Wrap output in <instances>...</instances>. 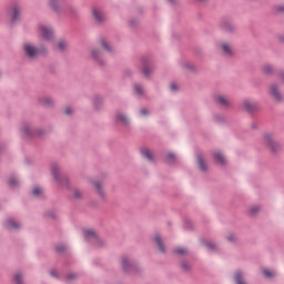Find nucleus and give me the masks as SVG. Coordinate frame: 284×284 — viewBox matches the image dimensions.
<instances>
[{
	"label": "nucleus",
	"mask_w": 284,
	"mask_h": 284,
	"mask_svg": "<svg viewBox=\"0 0 284 284\" xmlns=\"http://www.w3.org/2000/svg\"><path fill=\"white\" fill-rule=\"evenodd\" d=\"M38 33L44 41H52V39H54V29L45 24H40L38 27Z\"/></svg>",
	"instance_id": "nucleus-1"
},
{
	"label": "nucleus",
	"mask_w": 284,
	"mask_h": 284,
	"mask_svg": "<svg viewBox=\"0 0 284 284\" xmlns=\"http://www.w3.org/2000/svg\"><path fill=\"white\" fill-rule=\"evenodd\" d=\"M8 17H10L11 23L19 21V19H21V4L13 3L11 7H9Z\"/></svg>",
	"instance_id": "nucleus-2"
},
{
	"label": "nucleus",
	"mask_w": 284,
	"mask_h": 284,
	"mask_svg": "<svg viewBox=\"0 0 284 284\" xmlns=\"http://www.w3.org/2000/svg\"><path fill=\"white\" fill-rule=\"evenodd\" d=\"M264 141L266 145L272 150V152H278L281 150V144L278 142L274 141V138H272L271 134H266L264 136Z\"/></svg>",
	"instance_id": "nucleus-3"
},
{
	"label": "nucleus",
	"mask_w": 284,
	"mask_h": 284,
	"mask_svg": "<svg viewBox=\"0 0 284 284\" xmlns=\"http://www.w3.org/2000/svg\"><path fill=\"white\" fill-rule=\"evenodd\" d=\"M23 50L26 52V54L28 57H30L31 59H33V57H39V49H37V47H34V44L28 42L23 45Z\"/></svg>",
	"instance_id": "nucleus-4"
},
{
	"label": "nucleus",
	"mask_w": 284,
	"mask_h": 284,
	"mask_svg": "<svg viewBox=\"0 0 284 284\" xmlns=\"http://www.w3.org/2000/svg\"><path fill=\"white\" fill-rule=\"evenodd\" d=\"M268 93L275 101H283V94L278 91V84L272 83L268 89Z\"/></svg>",
	"instance_id": "nucleus-5"
},
{
	"label": "nucleus",
	"mask_w": 284,
	"mask_h": 284,
	"mask_svg": "<svg viewBox=\"0 0 284 284\" xmlns=\"http://www.w3.org/2000/svg\"><path fill=\"white\" fill-rule=\"evenodd\" d=\"M242 108H244L246 112H256V110H258V102L254 100H244Z\"/></svg>",
	"instance_id": "nucleus-6"
},
{
	"label": "nucleus",
	"mask_w": 284,
	"mask_h": 284,
	"mask_svg": "<svg viewBox=\"0 0 284 284\" xmlns=\"http://www.w3.org/2000/svg\"><path fill=\"white\" fill-rule=\"evenodd\" d=\"M222 51L224 57H232V54H234V49L232 48V44L226 42L222 44Z\"/></svg>",
	"instance_id": "nucleus-7"
},
{
	"label": "nucleus",
	"mask_w": 284,
	"mask_h": 284,
	"mask_svg": "<svg viewBox=\"0 0 284 284\" xmlns=\"http://www.w3.org/2000/svg\"><path fill=\"white\" fill-rule=\"evenodd\" d=\"M93 185L99 196H101V199H105V191H103V184L101 182H94Z\"/></svg>",
	"instance_id": "nucleus-8"
},
{
	"label": "nucleus",
	"mask_w": 284,
	"mask_h": 284,
	"mask_svg": "<svg viewBox=\"0 0 284 284\" xmlns=\"http://www.w3.org/2000/svg\"><path fill=\"white\" fill-rule=\"evenodd\" d=\"M216 101L220 105H222V108H227L230 106V99H227L226 97L224 95H219L216 98Z\"/></svg>",
	"instance_id": "nucleus-9"
},
{
	"label": "nucleus",
	"mask_w": 284,
	"mask_h": 284,
	"mask_svg": "<svg viewBox=\"0 0 284 284\" xmlns=\"http://www.w3.org/2000/svg\"><path fill=\"white\" fill-rule=\"evenodd\" d=\"M21 227V224L14 220H8L7 221V229L8 230H19Z\"/></svg>",
	"instance_id": "nucleus-10"
},
{
	"label": "nucleus",
	"mask_w": 284,
	"mask_h": 284,
	"mask_svg": "<svg viewBox=\"0 0 284 284\" xmlns=\"http://www.w3.org/2000/svg\"><path fill=\"white\" fill-rule=\"evenodd\" d=\"M154 242L156 243L160 252L165 253V246L163 245V240L161 239V236L155 235L154 236Z\"/></svg>",
	"instance_id": "nucleus-11"
},
{
	"label": "nucleus",
	"mask_w": 284,
	"mask_h": 284,
	"mask_svg": "<svg viewBox=\"0 0 284 284\" xmlns=\"http://www.w3.org/2000/svg\"><path fill=\"white\" fill-rule=\"evenodd\" d=\"M93 17L95 21H103L105 19V16L99 9H93Z\"/></svg>",
	"instance_id": "nucleus-12"
},
{
	"label": "nucleus",
	"mask_w": 284,
	"mask_h": 284,
	"mask_svg": "<svg viewBox=\"0 0 284 284\" xmlns=\"http://www.w3.org/2000/svg\"><path fill=\"white\" fill-rule=\"evenodd\" d=\"M262 70L264 74H274V67L272 64H265Z\"/></svg>",
	"instance_id": "nucleus-13"
},
{
	"label": "nucleus",
	"mask_w": 284,
	"mask_h": 284,
	"mask_svg": "<svg viewBox=\"0 0 284 284\" xmlns=\"http://www.w3.org/2000/svg\"><path fill=\"white\" fill-rule=\"evenodd\" d=\"M116 121L118 123H121L122 125H128V116H125L124 114H118L116 115Z\"/></svg>",
	"instance_id": "nucleus-14"
},
{
	"label": "nucleus",
	"mask_w": 284,
	"mask_h": 284,
	"mask_svg": "<svg viewBox=\"0 0 284 284\" xmlns=\"http://www.w3.org/2000/svg\"><path fill=\"white\" fill-rule=\"evenodd\" d=\"M215 160L217 161V163H220V165H225L226 161H225V156H223L221 154V152H217L214 154Z\"/></svg>",
	"instance_id": "nucleus-15"
},
{
	"label": "nucleus",
	"mask_w": 284,
	"mask_h": 284,
	"mask_svg": "<svg viewBox=\"0 0 284 284\" xmlns=\"http://www.w3.org/2000/svg\"><path fill=\"white\" fill-rule=\"evenodd\" d=\"M58 50H60V52H63V50H68V42L65 40H59Z\"/></svg>",
	"instance_id": "nucleus-16"
},
{
	"label": "nucleus",
	"mask_w": 284,
	"mask_h": 284,
	"mask_svg": "<svg viewBox=\"0 0 284 284\" xmlns=\"http://www.w3.org/2000/svg\"><path fill=\"white\" fill-rule=\"evenodd\" d=\"M150 72H152V69L150 68V63L143 62V74H144V77H150Z\"/></svg>",
	"instance_id": "nucleus-17"
},
{
	"label": "nucleus",
	"mask_w": 284,
	"mask_h": 284,
	"mask_svg": "<svg viewBox=\"0 0 284 284\" xmlns=\"http://www.w3.org/2000/svg\"><path fill=\"white\" fill-rule=\"evenodd\" d=\"M142 155L144 156V159H148V161H152V152L150 150L143 149Z\"/></svg>",
	"instance_id": "nucleus-18"
},
{
	"label": "nucleus",
	"mask_w": 284,
	"mask_h": 284,
	"mask_svg": "<svg viewBox=\"0 0 284 284\" xmlns=\"http://www.w3.org/2000/svg\"><path fill=\"white\" fill-rule=\"evenodd\" d=\"M51 173H52V176L55 179V181H59V166L57 165H53L51 168Z\"/></svg>",
	"instance_id": "nucleus-19"
},
{
	"label": "nucleus",
	"mask_w": 284,
	"mask_h": 284,
	"mask_svg": "<svg viewBox=\"0 0 284 284\" xmlns=\"http://www.w3.org/2000/svg\"><path fill=\"white\" fill-rule=\"evenodd\" d=\"M197 163L200 165V170H202L203 172H205V170H207V168L205 166V162H203V158L199 156Z\"/></svg>",
	"instance_id": "nucleus-20"
},
{
	"label": "nucleus",
	"mask_w": 284,
	"mask_h": 284,
	"mask_svg": "<svg viewBox=\"0 0 284 284\" xmlns=\"http://www.w3.org/2000/svg\"><path fill=\"white\" fill-rule=\"evenodd\" d=\"M33 196H41L43 194V189L36 186L32 191Z\"/></svg>",
	"instance_id": "nucleus-21"
},
{
	"label": "nucleus",
	"mask_w": 284,
	"mask_h": 284,
	"mask_svg": "<svg viewBox=\"0 0 284 284\" xmlns=\"http://www.w3.org/2000/svg\"><path fill=\"white\" fill-rule=\"evenodd\" d=\"M122 267L124 272H128V267H130V260L128 257L122 258Z\"/></svg>",
	"instance_id": "nucleus-22"
},
{
	"label": "nucleus",
	"mask_w": 284,
	"mask_h": 284,
	"mask_svg": "<svg viewBox=\"0 0 284 284\" xmlns=\"http://www.w3.org/2000/svg\"><path fill=\"white\" fill-rule=\"evenodd\" d=\"M263 274L266 278H273V276H276V273L270 271V270H264Z\"/></svg>",
	"instance_id": "nucleus-23"
},
{
	"label": "nucleus",
	"mask_w": 284,
	"mask_h": 284,
	"mask_svg": "<svg viewBox=\"0 0 284 284\" xmlns=\"http://www.w3.org/2000/svg\"><path fill=\"white\" fill-rule=\"evenodd\" d=\"M14 281L16 284H23V275H21V273L16 274Z\"/></svg>",
	"instance_id": "nucleus-24"
},
{
	"label": "nucleus",
	"mask_w": 284,
	"mask_h": 284,
	"mask_svg": "<svg viewBox=\"0 0 284 284\" xmlns=\"http://www.w3.org/2000/svg\"><path fill=\"white\" fill-rule=\"evenodd\" d=\"M223 30H225L226 32H232V30H234V27L231 23H224Z\"/></svg>",
	"instance_id": "nucleus-25"
},
{
	"label": "nucleus",
	"mask_w": 284,
	"mask_h": 284,
	"mask_svg": "<svg viewBox=\"0 0 284 284\" xmlns=\"http://www.w3.org/2000/svg\"><path fill=\"white\" fill-rule=\"evenodd\" d=\"M168 163H174V161H176V156H174V154L169 153L166 156Z\"/></svg>",
	"instance_id": "nucleus-26"
},
{
	"label": "nucleus",
	"mask_w": 284,
	"mask_h": 284,
	"mask_svg": "<svg viewBox=\"0 0 284 284\" xmlns=\"http://www.w3.org/2000/svg\"><path fill=\"white\" fill-rule=\"evenodd\" d=\"M101 45L104 50H106L108 52H110L112 49H110V44H108L106 41L102 40L101 41Z\"/></svg>",
	"instance_id": "nucleus-27"
},
{
	"label": "nucleus",
	"mask_w": 284,
	"mask_h": 284,
	"mask_svg": "<svg viewBox=\"0 0 284 284\" xmlns=\"http://www.w3.org/2000/svg\"><path fill=\"white\" fill-rule=\"evenodd\" d=\"M175 253L180 255L187 254V248H183V247L176 248Z\"/></svg>",
	"instance_id": "nucleus-28"
},
{
	"label": "nucleus",
	"mask_w": 284,
	"mask_h": 284,
	"mask_svg": "<svg viewBox=\"0 0 284 284\" xmlns=\"http://www.w3.org/2000/svg\"><path fill=\"white\" fill-rule=\"evenodd\" d=\"M19 183V180H17V178H10L9 180V184L14 187V185H17Z\"/></svg>",
	"instance_id": "nucleus-29"
},
{
	"label": "nucleus",
	"mask_w": 284,
	"mask_h": 284,
	"mask_svg": "<svg viewBox=\"0 0 284 284\" xmlns=\"http://www.w3.org/2000/svg\"><path fill=\"white\" fill-rule=\"evenodd\" d=\"M84 234H85V237H87V239H91V237H92V239H95V236H97V235L93 233V231H85Z\"/></svg>",
	"instance_id": "nucleus-30"
},
{
	"label": "nucleus",
	"mask_w": 284,
	"mask_h": 284,
	"mask_svg": "<svg viewBox=\"0 0 284 284\" xmlns=\"http://www.w3.org/2000/svg\"><path fill=\"white\" fill-rule=\"evenodd\" d=\"M135 92H136V94H143V87L136 84L135 85Z\"/></svg>",
	"instance_id": "nucleus-31"
},
{
	"label": "nucleus",
	"mask_w": 284,
	"mask_h": 284,
	"mask_svg": "<svg viewBox=\"0 0 284 284\" xmlns=\"http://www.w3.org/2000/svg\"><path fill=\"white\" fill-rule=\"evenodd\" d=\"M205 245L209 247V250H214L216 247V245L212 242H207Z\"/></svg>",
	"instance_id": "nucleus-32"
},
{
	"label": "nucleus",
	"mask_w": 284,
	"mask_h": 284,
	"mask_svg": "<svg viewBox=\"0 0 284 284\" xmlns=\"http://www.w3.org/2000/svg\"><path fill=\"white\" fill-rule=\"evenodd\" d=\"M91 54H92L93 59H99V50H93L91 52Z\"/></svg>",
	"instance_id": "nucleus-33"
},
{
	"label": "nucleus",
	"mask_w": 284,
	"mask_h": 284,
	"mask_svg": "<svg viewBox=\"0 0 284 284\" xmlns=\"http://www.w3.org/2000/svg\"><path fill=\"white\" fill-rule=\"evenodd\" d=\"M44 105H52V99L45 98L44 99Z\"/></svg>",
	"instance_id": "nucleus-34"
},
{
	"label": "nucleus",
	"mask_w": 284,
	"mask_h": 284,
	"mask_svg": "<svg viewBox=\"0 0 284 284\" xmlns=\"http://www.w3.org/2000/svg\"><path fill=\"white\" fill-rule=\"evenodd\" d=\"M258 210H261V207H258V206H253V207L251 209V214H256V212H258Z\"/></svg>",
	"instance_id": "nucleus-35"
},
{
	"label": "nucleus",
	"mask_w": 284,
	"mask_h": 284,
	"mask_svg": "<svg viewBox=\"0 0 284 284\" xmlns=\"http://www.w3.org/2000/svg\"><path fill=\"white\" fill-rule=\"evenodd\" d=\"M74 199H81V191H74Z\"/></svg>",
	"instance_id": "nucleus-36"
},
{
	"label": "nucleus",
	"mask_w": 284,
	"mask_h": 284,
	"mask_svg": "<svg viewBox=\"0 0 284 284\" xmlns=\"http://www.w3.org/2000/svg\"><path fill=\"white\" fill-rule=\"evenodd\" d=\"M64 113H65V114H72V108L67 106V108L64 109Z\"/></svg>",
	"instance_id": "nucleus-37"
},
{
	"label": "nucleus",
	"mask_w": 284,
	"mask_h": 284,
	"mask_svg": "<svg viewBox=\"0 0 284 284\" xmlns=\"http://www.w3.org/2000/svg\"><path fill=\"white\" fill-rule=\"evenodd\" d=\"M50 6H51V8H53V10H57V6H54V0L50 1Z\"/></svg>",
	"instance_id": "nucleus-38"
},
{
	"label": "nucleus",
	"mask_w": 284,
	"mask_h": 284,
	"mask_svg": "<svg viewBox=\"0 0 284 284\" xmlns=\"http://www.w3.org/2000/svg\"><path fill=\"white\" fill-rule=\"evenodd\" d=\"M280 81H281V83H284V73L280 74Z\"/></svg>",
	"instance_id": "nucleus-39"
},
{
	"label": "nucleus",
	"mask_w": 284,
	"mask_h": 284,
	"mask_svg": "<svg viewBox=\"0 0 284 284\" xmlns=\"http://www.w3.org/2000/svg\"><path fill=\"white\" fill-rule=\"evenodd\" d=\"M236 237L234 236V235H230L229 237H227V241H230V242H232V241H234Z\"/></svg>",
	"instance_id": "nucleus-40"
},
{
	"label": "nucleus",
	"mask_w": 284,
	"mask_h": 284,
	"mask_svg": "<svg viewBox=\"0 0 284 284\" xmlns=\"http://www.w3.org/2000/svg\"><path fill=\"white\" fill-rule=\"evenodd\" d=\"M278 12H284V6L277 7Z\"/></svg>",
	"instance_id": "nucleus-41"
},
{
	"label": "nucleus",
	"mask_w": 284,
	"mask_h": 284,
	"mask_svg": "<svg viewBox=\"0 0 284 284\" xmlns=\"http://www.w3.org/2000/svg\"><path fill=\"white\" fill-rule=\"evenodd\" d=\"M171 90H173V92H175V90H178L176 84H171Z\"/></svg>",
	"instance_id": "nucleus-42"
},
{
	"label": "nucleus",
	"mask_w": 284,
	"mask_h": 284,
	"mask_svg": "<svg viewBox=\"0 0 284 284\" xmlns=\"http://www.w3.org/2000/svg\"><path fill=\"white\" fill-rule=\"evenodd\" d=\"M148 113H149V112H148L146 109H142V110H141V114L145 115V114H148Z\"/></svg>",
	"instance_id": "nucleus-43"
},
{
	"label": "nucleus",
	"mask_w": 284,
	"mask_h": 284,
	"mask_svg": "<svg viewBox=\"0 0 284 284\" xmlns=\"http://www.w3.org/2000/svg\"><path fill=\"white\" fill-rule=\"evenodd\" d=\"M50 274H51V276H57L58 273H57V271H51Z\"/></svg>",
	"instance_id": "nucleus-44"
},
{
	"label": "nucleus",
	"mask_w": 284,
	"mask_h": 284,
	"mask_svg": "<svg viewBox=\"0 0 284 284\" xmlns=\"http://www.w3.org/2000/svg\"><path fill=\"white\" fill-rule=\"evenodd\" d=\"M30 131V129L28 126L24 128V134H28V132Z\"/></svg>",
	"instance_id": "nucleus-45"
},
{
	"label": "nucleus",
	"mask_w": 284,
	"mask_h": 284,
	"mask_svg": "<svg viewBox=\"0 0 284 284\" xmlns=\"http://www.w3.org/2000/svg\"><path fill=\"white\" fill-rule=\"evenodd\" d=\"M182 267H183V270H187V264L183 263Z\"/></svg>",
	"instance_id": "nucleus-46"
},
{
	"label": "nucleus",
	"mask_w": 284,
	"mask_h": 284,
	"mask_svg": "<svg viewBox=\"0 0 284 284\" xmlns=\"http://www.w3.org/2000/svg\"><path fill=\"white\" fill-rule=\"evenodd\" d=\"M75 277H77V275H74V274L69 275V278H75Z\"/></svg>",
	"instance_id": "nucleus-47"
},
{
	"label": "nucleus",
	"mask_w": 284,
	"mask_h": 284,
	"mask_svg": "<svg viewBox=\"0 0 284 284\" xmlns=\"http://www.w3.org/2000/svg\"><path fill=\"white\" fill-rule=\"evenodd\" d=\"M59 252H63V248H58Z\"/></svg>",
	"instance_id": "nucleus-48"
},
{
	"label": "nucleus",
	"mask_w": 284,
	"mask_h": 284,
	"mask_svg": "<svg viewBox=\"0 0 284 284\" xmlns=\"http://www.w3.org/2000/svg\"><path fill=\"white\" fill-rule=\"evenodd\" d=\"M199 1H207V0H199Z\"/></svg>",
	"instance_id": "nucleus-49"
},
{
	"label": "nucleus",
	"mask_w": 284,
	"mask_h": 284,
	"mask_svg": "<svg viewBox=\"0 0 284 284\" xmlns=\"http://www.w3.org/2000/svg\"><path fill=\"white\" fill-rule=\"evenodd\" d=\"M169 1H172V0H169Z\"/></svg>",
	"instance_id": "nucleus-50"
}]
</instances>
